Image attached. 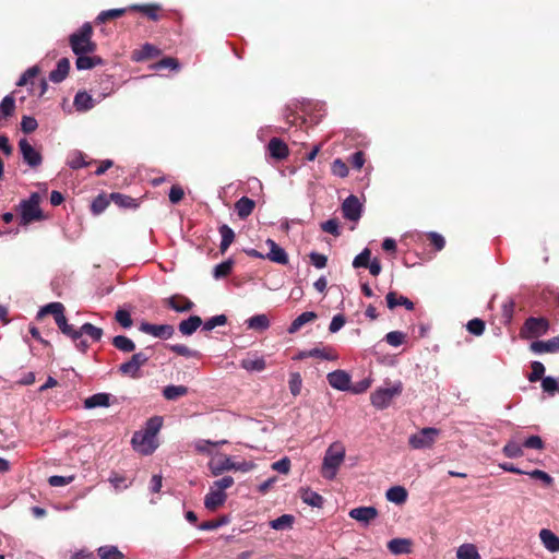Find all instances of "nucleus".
I'll return each mask as SVG.
<instances>
[{"mask_svg":"<svg viewBox=\"0 0 559 559\" xmlns=\"http://www.w3.org/2000/svg\"><path fill=\"white\" fill-rule=\"evenodd\" d=\"M549 330V321L546 318L530 317L520 330V337L524 340L538 338Z\"/></svg>","mask_w":559,"mask_h":559,"instance_id":"5","label":"nucleus"},{"mask_svg":"<svg viewBox=\"0 0 559 559\" xmlns=\"http://www.w3.org/2000/svg\"><path fill=\"white\" fill-rule=\"evenodd\" d=\"M227 322V318L225 314H218L215 317H212L211 319L206 320L203 324V329L205 331H211L216 326L224 325Z\"/></svg>","mask_w":559,"mask_h":559,"instance_id":"52","label":"nucleus"},{"mask_svg":"<svg viewBox=\"0 0 559 559\" xmlns=\"http://www.w3.org/2000/svg\"><path fill=\"white\" fill-rule=\"evenodd\" d=\"M301 385L302 381L300 374L298 372L292 373L289 379V390L294 396L300 394Z\"/></svg>","mask_w":559,"mask_h":559,"instance_id":"54","label":"nucleus"},{"mask_svg":"<svg viewBox=\"0 0 559 559\" xmlns=\"http://www.w3.org/2000/svg\"><path fill=\"white\" fill-rule=\"evenodd\" d=\"M75 66L79 70H88L103 63L102 58L97 56L76 55Z\"/></svg>","mask_w":559,"mask_h":559,"instance_id":"31","label":"nucleus"},{"mask_svg":"<svg viewBox=\"0 0 559 559\" xmlns=\"http://www.w3.org/2000/svg\"><path fill=\"white\" fill-rule=\"evenodd\" d=\"M295 516L292 514H283L270 522V526L276 531H286L293 527Z\"/></svg>","mask_w":559,"mask_h":559,"instance_id":"35","label":"nucleus"},{"mask_svg":"<svg viewBox=\"0 0 559 559\" xmlns=\"http://www.w3.org/2000/svg\"><path fill=\"white\" fill-rule=\"evenodd\" d=\"M413 540L411 538H393L388 542L386 548L392 555H408L413 551Z\"/></svg>","mask_w":559,"mask_h":559,"instance_id":"15","label":"nucleus"},{"mask_svg":"<svg viewBox=\"0 0 559 559\" xmlns=\"http://www.w3.org/2000/svg\"><path fill=\"white\" fill-rule=\"evenodd\" d=\"M41 195L34 192L28 199L22 200L17 206L21 225H28L33 222L45 219V215L40 209Z\"/></svg>","mask_w":559,"mask_h":559,"instance_id":"2","label":"nucleus"},{"mask_svg":"<svg viewBox=\"0 0 559 559\" xmlns=\"http://www.w3.org/2000/svg\"><path fill=\"white\" fill-rule=\"evenodd\" d=\"M147 356L143 353L133 354L130 360L120 366V371L132 378L138 376L140 368L147 361Z\"/></svg>","mask_w":559,"mask_h":559,"instance_id":"10","label":"nucleus"},{"mask_svg":"<svg viewBox=\"0 0 559 559\" xmlns=\"http://www.w3.org/2000/svg\"><path fill=\"white\" fill-rule=\"evenodd\" d=\"M68 165L72 169L82 168L86 165L84 160V154L80 151H74L69 155Z\"/></svg>","mask_w":559,"mask_h":559,"instance_id":"49","label":"nucleus"},{"mask_svg":"<svg viewBox=\"0 0 559 559\" xmlns=\"http://www.w3.org/2000/svg\"><path fill=\"white\" fill-rule=\"evenodd\" d=\"M110 405V394L96 393L84 401L85 408L107 407Z\"/></svg>","mask_w":559,"mask_h":559,"instance_id":"26","label":"nucleus"},{"mask_svg":"<svg viewBox=\"0 0 559 559\" xmlns=\"http://www.w3.org/2000/svg\"><path fill=\"white\" fill-rule=\"evenodd\" d=\"M131 444L138 453L150 455L157 449L158 441L156 437L140 430L134 432Z\"/></svg>","mask_w":559,"mask_h":559,"instance_id":"6","label":"nucleus"},{"mask_svg":"<svg viewBox=\"0 0 559 559\" xmlns=\"http://www.w3.org/2000/svg\"><path fill=\"white\" fill-rule=\"evenodd\" d=\"M100 559H123V555L117 547H100L98 548Z\"/></svg>","mask_w":559,"mask_h":559,"instance_id":"47","label":"nucleus"},{"mask_svg":"<svg viewBox=\"0 0 559 559\" xmlns=\"http://www.w3.org/2000/svg\"><path fill=\"white\" fill-rule=\"evenodd\" d=\"M345 317L343 314H336L332 318V321L329 325V331L331 333H336L345 325Z\"/></svg>","mask_w":559,"mask_h":559,"instance_id":"64","label":"nucleus"},{"mask_svg":"<svg viewBox=\"0 0 559 559\" xmlns=\"http://www.w3.org/2000/svg\"><path fill=\"white\" fill-rule=\"evenodd\" d=\"M117 322L123 328H130L132 325V319L127 310H118L115 314Z\"/></svg>","mask_w":559,"mask_h":559,"instance_id":"61","label":"nucleus"},{"mask_svg":"<svg viewBox=\"0 0 559 559\" xmlns=\"http://www.w3.org/2000/svg\"><path fill=\"white\" fill-rule=\"evenodd\" d=\"M111 200L121 207H136V201L129 195H124L121 193H111Z\"/></svg>","mask_w":559,"mask_h":559,"instance_id":"44","label":"nucleus"},{"mask_svg":"<svg viewBox=\"0 0 559 559\" xmlns=\"http://www.w3.org/2000/svg\"><path fill=\"white\" fill-rule=\"evenodd\" d=\"M79 331H82V334H86L94 342L99 341L103 336V330L91 323H84Z\"/></svg>","mask_w":559,"mask_h":559,"instance_id":"46","label":"nucleus"},{"mask_svg":"<svg viewBox=\"0 0 559 559\" xmlns=\"http://www.w3.org/2000/svg\"><path fill=\"white\" fill-rule=\"evenodd\" d=\"M69 70H70L69 59H67V58L60 59L57 63V68L55 70H52L49 74L50 81H52L53 83H60L61 81H63L67 78Z\"/></svg>","mask_w":559,"mask_h":559,"instance_id":"22","label":"nucleus"},{"mask_svg":"<svg viewBox=\"0 0 559 559\" xmlns=\"http://www.w3.org/2000/svg\"><path fill=\"white\" fill-rule=\"evenodd\" d=\"M267 150L270 155L275 159H284L288 155L287 145L278 138H273L270 140Z\"/></svg>","mask_w":559,"mask_h":559,"instance_id":"20","label":"nucleus"},{"mask_svg":"<svg viewBox=\"0 0 559 559\" xmlns=\"http://www.w3.org/2000/svg\"><path fill=\"white\" fill-rule=\"evenodd\" d=\"M165 304L176 312H187L194 307V304L182 295H174L167 298Z\"/></svg>","mask_w":559,"mask_h":559,"instance_id":"18","label":"nucleus"},{"mask_svg":"<svg viewBox=\"0 0 559 559\" xmlns=\"http://www.w3.org/2000/svg\"><path fill=\"white\" fill-rule=\"evenodd\" d=\"M233 262L231 261H225L219 264H217L214 267V277L219 278L228 275L231 271Z\"/></svg>","mask_w":559,"mask_h":559,"instance_id":"59","label":"nucleus"},{"mask_svg":"<svg viewBox=\"0 0 559 559\" xmlns=\"http://www.w3.org/2000/svg\"><path fill=\"white\" fill-rule=\"evenodd\" d=\"M370 250L368 248L364 249L358 255L355 257L353 261V266L355 269L358 267H367L368 262L370 261Z\"/></svg>","mask_w":559,"mask_h":559,"instance_id":"51","label":"nucleus"},{"mask_svg":"<svg viewBox=\"0 0 559 559\" xmlns=\"http://www.w3.org/2000/svg\"><path fill=\"white\" fill-rule=\"evenodd\" d=\"M63 312L64 307L61 302H51L40 309V311L38 312V317H41L46 313H51L56 319L59 318L60 316H63Z\"/></svg>","mask_w":559,"mask_h":559,"instance_id":"43","label":"nucleus"},{"mask_svg":"<svg viewBox=\"0 0 559 559\" xmlns=\"http://www.w3.org/2000/svg\"><path fill=\"white\" fill-rule=\"evenodd\" d=\"M254 206L255 203L253 200L242 197L236 202L235 210L240 218H246L253 212Z\"/></svg>","mask_w":559,"mask_h":559,"instance_id":"29","label":"nucleus"},{"mask_svg":"<svg viewBox=\"0 0 559 559\" xmlns=\"http://www.w3.org/2000/svg\"><path fill=\"white\" fill-rule=\"evenodd\" d=\"M162 425L163 418L159 416H154L145 423V427L142 430L151 436L157 437Z\"/></svg>","mask_w":559,"mask_h":559,"instance_id":"40","label":"nucleus"},{"mask_svg":"<svg viewBox=\"0 0 559 559\" xmlns=\"http://www.w3.org/2000/svg\"><path fill=\"white\" fill-rule=\"evenodd\" d=\"M386 499L396 504H403L407 500L408 491H385Z\"/></svg>","mask_w":559,"mask_h":559,"instance_id":"62","label":"nucleus"},{"mask_svg":"<svg viewBox=\"0 0 559 559\" xmlns=\"http://www.w3.org/2000/svg\"><path fill=\"white\" fill-rule=\"evenodd\" d=\"M542 388L545 392L549 394H555L558 391V382L552 377H545L542 380Z\"/></svg>","mask_w":559,"mask_h":559,"instance_id":"60","label":"nucleus"},{"mask_svg":"<svg viewBox=\"0 0 559 559\" xmlns=\"http://www.w3.org/2000/svg\"><path fill=\"white\" fill-rule=\"evenodd\" d=\"M210 468L214 474H219L224 471L228 469H247L248 464L241 463V464H235L231 461V457L226 455H216L213 456L210 461Z\"/></svg>","mask_w":559,"mask_h":559,"instance_id":"9","label":"nucleus"},{"mask_svg":"<svg viewBox=\"0 0 559 559\" xmlns=\"http://www.w3.org/2000/svg\"><path fill=\"white\" fill-rule=\"evenodd\" d=\"M73 476H50L48 478V484L51 487H64L72 483Z\"/></svg>","mask_w":559,"mask_h":559,"instance_id":"57","label":"nucleus"},{"mask_svg":"<svg viewBox=\"0 0 559 559\" xmlns=\"http://www.w3.org/2000/svg\"><path fill=\"white\" fill-rule=\"evenodd\" d=\"M403 391V383L401 381H396L389 386L378 388L371 394V404L378 409H384L390 406L392 401L401 395Z\"/></svg>","mask_w":559,"mask_h":559,"instance_id":"4","label":"nucleus"},{"mask_svg":"<svg viewBox=\"0 0 559 559\" xmlns=\"http://www.w3.org/2000/svg\"><path fill=\"white\" fill-rule=\"evenodd\" d=\"M331 169H332L333 175L338 176L341 178H344L348 175V168H347L346 164L340 158L335 159L332 163Z\"/></svg>","mask_w":559,"mask_h":559,"instance_id":"56","label":"nucleus"},{"mask_svg":"<svg viewBox=\"0 0 559 559\" xmlns=\"http://www.w3.org/2000/svg\"><path fill=\"white\" fill-rule=\"evenodd\" d=\"M266 245L270 248V251L265 254V259L283 265L288 263L287 253L274 240L267 239Z\"/></svg>","mask_w":559,"mask_h":559,"instance_id":"17","label":"nucleus"},{"mask_svg":"<svg viewBox=\"0 0 559 559\" xmlns=\"http://www.w3.org/2000/svg\"><path fill=\"white\" fill-rule=\"evenodd\" d=\"M227 499L226 491H210L204 498V506L210 511L217 510Z\"/></svg>","mask_w":559,"mask_h":559,"instance_id":"19","label":"nucleus"},{"mask_svg":"<svg viewBox=\"0 0 559 559\" xmlns=\"http://www.w3.org/2000/svg\"><path fill=\"white\" fill-rule=\"evenodd\" d=\"M188 389L185 385H168L164 388L163 395L166 400H176L186 395Z\"/></svg>","mask_w":559,"mask_h":559,"instance_id":"39","label":"nucleus"},{"mask_svg":"<svg viewBox=\"0 0 559 559\" xmlns=\"http://www.w3.org/2000/svg\"><path fill=\"white\" fill-rule=\"evenodd\" d=\"M311 357L321 358L324 360L337 359V354L332 347H316L309 350Z\"/></svg>","mask_w":559,"mask_h":559,"instance_id":"37","label":"nucleus"},{"mask_svg":"<svg viewBox=\"0 0 559 559\" xmlns=\"http://www.w3.org/2000/svg\"><path fill=\"white\" fill-rule=\"evenodd\" d=\"M19 148L22 154L23 160L29 167H38L43 163V156L38 150H36L27 139H21L19 141Z\"/></svg>","mask_w":559,"mask_h":559,"instance_id":"8","label":"nucleus"},{"mask_svg":"<svg viewBox=\"0 0 559 559\" xmlns=\"http://www.w3.org/2000/svg\"><path fill=\"white\" fill-rule=\"evenodd\" d=\"M15 110V99L13 96H5L0 103V128L3 127L9 117L13 115Z\"/></svg>","mask_w":559,"mask_h":559,"instance_id":"21","label":"nucleus"},{"mask_svg":"<svg viewBox=\"0 0 559 559\" xmlns=\"http://www.w3.org/2000/svg\"><path fill=\"white\" fill-rule=\"evenodd\" d=\"M457 559H481L476 546L474 544H463L457 548Z\"/></svg>","mask_w":559,"mask_h":559,"instance_id":"33","label":"nucleus"},{"mask_svg":"<svg viewBox=\"0 0 559 559\" xmlns=\"http://www.w3.org/2000/svg\"><path fill=\"white\" fill-rule=\"evenodd\" d=\"M38 127V123L34 117L24 116L21 121V129L25 133H31L35 131Z\"/></svg>","mask_w":559,"mask_h":559,"instance_id":"58","label":"nucleus"},{"mask_svg":"<svg viewBox=\"0 0 559 559\" xmlns=\"http://www.w3.org/2000/svg\"><path fill=\"white\" fill-rule=\"evenodd\" d=\"M406 335L400 331H392L385 335V341L391 346L397 347L405 342Z\"/></svg>","mask_w":559,"mask_h":559,"instance_id":"50","label":"nucleus"},{"mask_svg":"<svg viewBox=\"0 0 559 559\" xmlns=\"http://www.w3.org/2000/svg\"><path fill=\"white\" fill-rule=\"evenodd\" d=\"M342 211L345 218L349 221H358L361 215V204L357 197L349 195L342 204Z\"/></svg>","mask_w":559,"mask_h":559,"instance_id":"11","label":"nucleus"},{"mask_svg":"<svg viewBox=\"0 0 559 559\" xmlns=\"http://www.w3.org/2000/svg\"><path fill=\"white\" fill-rule=\"evenodd\" d=\"M348 515L365 524L368 525L371 521H373L378 516V510L374 507H358L354 508L349 511Z\"/></svg>","mask_w":559,"mask_h":559,"instance_id":"13","label":"nucleus"},{"mask_svg":"<svg viewBox=\"0 0 559 559\" xmlns=\"http://www.w3.org/2000/svg\"><path fill=\"white\" fill-rule=\"evenodd\" d=\"M112 344L117 349L123 353L133 352L135 348V344L133 343V341L124 335L115 336L112 340Z\"/></svg>","mask_w":559,"mask_h":559,"instance_id":"38","label":"nucleus"},{"mask_svg":"<svg viewBox=\"0 0 559 559\" xmlns=\"http://www.w3.org/2000/svg\"><path fill=\"white\" fill-rule=\"evenodd\" d=\"M539 538L546 549L551 552L559 551V537L555 535L550 530L543 528L539 532Z\"/></svg>","mask_w":559,"mask_h":559,"instance_id":"23","label":"nucleus"},{"mask_svg":"<svg viewBox=\"0 0 559 559\" xmlns=\"http://www.w3.org/2000/svg\"><path fill=\"white\" fill-rule=\"evenodd\" d=\"M346 447L342 441L332 442L324 452L320 473L325 479H334L344 464Z\"/></svg>","mask_w":559,"mask_h":559,"instance_id":"1","label":"nucleus"},{"mask_svg":"<svg viewBox=\"0 0 559 559\" xmlns=\"http://www.w3.org/2000/svg\"><path fill=\"white\" fill-rule=\"evenodd\" d=\"M317 319V313L313 311H306L299 314L289 325L288 333L295 334L298 332L306 323L312 322Z\"/></svg>","mask_w":559,"mask_h":559,"instance_id":"25","label":"nucleus"},{"mask_svg":"<svg viewBox=\"0 0 559 559\" xmlns=\"http://www.w3.org/2000/svg\"><path fill=\"white\" fill-rule=\"evenodd\" d=\"M140 330L154 337L169 338L174 334V328L169 324L142 323Z\"/></svg>","mask_w":559,"mask_h":559,"instance_id":"14","label":"nucleus"},{"mask_svg":"<svg viewBox=\"0 0 559 559\" xmlns=\"http://www.w3.org/2000/svg\"><path fill=\"white\" fill-rule=\"evenodd\" d=\"M158 55L159 50L155 46L145 44L140 51L134 53V59L140 61L143 59L156 57Z\"/></svg>","mask_w":559,"mask_h":559,"instance_id":"42","label":"nucleus"},{"mask_svg":"<svg viewBox=\"0 0 559 559\" xmlns=\"http://www.w3.org/2000/svg\"><path fill=\"white\" fill-rule=\"evenodd\" d=\"M93 27L84 23L81 28L69 37V43L74 55H88L96 50V44L92 40Z\"/></svg>","mask_w":559,"mask_h":559,"instance_id":"3","label":"nucleus"},{"mask_svg":"<svg viewBox=\"0 0 559 559\" xmlns=\"http://www.w3.org/2000/svg\"><path fill=\"white\" fill-rule=\"evenodd\" d=\"M164 68H169L171 70H178L179 63H178L177 59L168 57V58L162 59L160 61H158L156 64L153 66V69H156V70L164 69Z\"/></svg>","mask_w":559,"mask_h":559,"instance_id":"63","label":"nucleus"},{"mask_svg":"<svg viewBox=\"0 0 559 559\" xmlns=\"http://www.w3.org/2000/svg\"><path fill=\"white\" fill-rule=\"evenodd\" d=\"M466 328H467L469 333L478 336V335H481L484 333V331H485V323L480 319H473V320L468 321Z\"/></svg>","mask_w":559,"mask_h":559,"instance_id":"55","label":"nucleus"},{"mask_svg":"<svg viewBox=\"0 0 559 559\" xmlns=\"http://www.w3.org/2000/svg\"><path fill=\"white\" fill-rule=\"evenodd\" d=\"M439 433L440 431L437 428H423L409 437L408 443L413 449H428L436 442Z\"/></svg>","mask_w":559,"mask_h":559,"instance_id":"7","label":"nucleus"},{"mask_svg":"<svg viewBox=\"0 0 559 559\" xmlns=\"http://www.w3.org/2000/svg\"><path fill=\"white\" fill-rule=\"evenodd\" d=\"M202 324V319L199 316H191L179 323V331L183 335L193 334Z\"/></svg>","mask_w":559,"mask_h":559,"instance_id":"27","label":"nucleus"},{"mask_svg":"<svg viewBox=\"0 0 559 559\" xmlns=\"http://www.w3.org/2000/svg\"><path fill=\"white\" fill-rule=\"evenodd\" d=\"M74 106L80 111H86L94 107L93 98L86 92H79L74 97Z\"/></svg>","mask_w":559,"mask_h":559,"instance_id":"34","label":"nucleus"},{"mask_svg":"<svg viewBox=\"0 0 559 559\" xmlns=\"http://www.w3.org/2000/svg\"><path fill=\"white\" fill-rule=\"evenodd\" d=\"M386 304L390 309H394L397 306H404L407 310L414 309V304L407 297L397 295L395 292L386 294Z\"/></svg>","mask_w":559,"mask_h":559,"instance_id":"24","label":"nucleus"},{"mask_svg":"<svg viewBox=\"0 0 559 559\" xmlns=\"http://www.w3.org/2000/svg\"><path fill=\"white\" fill-rule=\"evenodd\" d=\"M240 366H241V368L246 369L247 371L260 372V371H263L265 369L266 362H265V359L263 357L254 356V357L243 358L240 361Z\"/></svg>","mask_w":559,"mask_h":559,"instance_id":"28","label":"nucleus"},{"mask_svg":"<svg viewBox=\"0 0 559 559\" xmlns=\"http://www.w3.org/2000/svg\"><path fill=\"white\" fill-rule=\"evenodd\" d=\"M228 522H229L228 518L226 515H224L217 520H210V521L202 522L199 525V528L202 531H213V530L221 527L222 525L227 524Z\"/></svg>","mask_w":559,"mask_h":559,"instance_id":"48","label":"nucleus"},{"mask_svg":"<svg viewBox=\"0 0 559 559\" xmlns=\"http://www.w3.org/2000/svg\"><path fill=\"white\" fill-rule=\"evenodd\" d=\"M56 323L58 328L61 330V332L71 337L72 340L78 341L81 338L82 331H78L72 325H70L64 314L60 316L59 318H56Z\"/></svg>","mask_w":559,"mask_h":559,"instance_id":"32","label":"nucleus"},{"mask_svg":"<svg viewBox=\"0 0 559 559\" xmlns=\"http://www.w3.org/2000/svg\"><path fill=\"white\" fill-rule=\"evenodd\" d=\"M329 384L340 391H347L350 389V377L344 370H335L328 373Z\"/></svg>","mask_w":559,"mask_h":559,"instance_id":"12","label":"nucleus"},{"mask_svg":"<svg viewBox=\"0 0 559 559\" xmlns=\"http://www.w3.org/2000/svg\"><path fill=\"white\" fill-rule=\"evenodd\" d=\"M503 453L506 456L514 459L523 455L522 445L516 441H509L503 447Z\"/></svg>","mask_w":559,"mask_h":559,"instance_id":"45","label":"nucleus"},{"mask_svg":"<svg viewBox=\"0 0 559 559\" xmlns=\"http://www.w3.org/2000/svg\"><path fill=\"white\" fill-rule=\"evenodd\" d=\"M248 329L265 331L270 328V320L266 314H255L246 321Z\"/></svg>","mask_w":559,"mask_h":559,"instance_id":"30","label":"nucleus"},{"mask_svg":"<svg viewBox=\"0 0 559 559\" xmlns=\"http://www.w3.org/2000/svg\"><path fill=\"white\" fill-rule=\"evenodd\" d=\"M219 234L222 237L219 249L222 252H225L228 249V247L233 243L235 239V233L229 226L222 225L219 227Z\"/></svg>","mask_w":559,"mask_h":559,"instance_id":"36","label":"nucleus"},{"mask_svg":"<svg viewBox=\"0 0 559 559\" xmlns=\"http://www.w3.org/2000/svg\"><path fill=\"white\" fill-rule=\"evenodd\" d=\"M530 349L535 354L559 353V336H555L547 341H534L531 343Z\"/></svg>","mask_w":559,"mask_h":559,"instance_id":"16","label":"nucleus"},{"mask_svg":"<svg viewBox=\"0 0 559 559\" xmlns=\"http://www.w3.org/2000/svg\"><path fill=\"white\" fill-rule=\"evenodd\" d=\"M301 499L312 507L321 508L323 504V498L317 491H301Z\"/></svg>","mask_w":559,"mask_h":559,"instance_id":"41","label":"nucleus"},{"mask_svg":"<svg viewBox=\"0 0 559 559\" xmlns=\"http://www.w3.org/2000/svg\"><path fill=\"white\" fill-rule=\"evenodd\" d=\"M545 372V367L539 361H533L532 362V372L528 376L530 382H536L542 379L543 374Z\"/></svg>","mask_w":559,"mask_h":559,"instance_id":"53","label":"nucleus"}]
</instances>
